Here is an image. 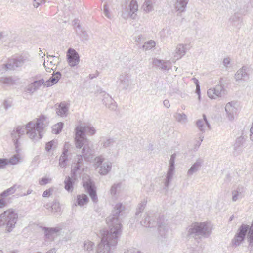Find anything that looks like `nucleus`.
I'll return each instance as SVG.
<instances>
[{"instance_id":"nucleus-59","label":"nucleus","mask_w":253,"mask_h":253,"mask_svg":"<svg viewBox=\"0 0 253 253\" xmlns=\"http://www.w3.org/2000/svg\"><path fill=\"white\" fill-rule=\"evenodd\" d=\"M230 59L229 57L225 58L224 59V60L223 61V64L225 67H227L230 64Z\"/></svg>"},{"instance_id":"nucleus-46","label":"nucleus","mask_w":253,"mask_h":253,"mask_svg":"<svg viewBox=\"0 0 253 253\" xmlns=\"http://www.w3.org/2000/svg\"><path fill=\"white\" fill-rule=\"evenodd\" d=\"M121 188V183H118L117 184H114L110 189V193L112 195L115 196L116 195L117 192L118 190H120Z\"/></svg>"},{"instance_id":"nucleus-47","label":"nucleus","mask_w":253,"mask_h":253,"mask_svg":"<svg viewBox=\"0 0 253 253\" xmlns=\"http://www.w3.org/2000/svg\"><path fill=\"white\" fill-rule=\"evenodd\" d=\"M77 33L80 36L81 40L84 42L88 40L89 35L87 34V32L85 31L81 30L80 33L77 31Z\"/></svg>"},{"instance_id":"nucleus-19","label":"nucleus","mask_w":253,"mask_h":253,"mask_svg":"<svg viewBox=\"0 0 253 253\" xmlns=\"http://www.w3.org/2000/svg\"><path fill=\"white\" fill-rule=\"evenodd\" d=\"M236 104V103L234 102H228L225 107L227 117L230 121L234 120V116L237 113V109L235 106Z\"/></svg>"},{"instance_id":"nucleus-29","label":"nucleus","mask_w":253,"mask_h":253,"mask_svg":"<svg viewBox=\"0 0 253 253\" xmlns=\"http://www.w3.org/2000/svg\"><path fill=\"white\" fill-rule=\"evenodd\" d=\"M83 250L84 253H94V243L89 240L84 241Z\"/></svg>"},{"instance_id":"nucleus-37","label":"nucleus","mask_w":253,"mask_h":253,"mask_svg":"<svg viewBox=\"0 0 253 253\" xmlns=\"http://www.w3.org/2000/svg\"><path fill=\"white\" fill-rule=\"evenodd\" d=\"M243 133H242L241 136L237 137L236 139L235 142L234 144V149L235 151L241 150V148L245 142V138L243 136Z\"/></svg>"},{"instance_id":"nucleus-57","label":"nucleus","mask_w":253,"mask_h":253,"mask_svg":"<svg viewBox=\"0 0 253 253\" xmlns=\"http://www.w3.org/2000/svg\"><path fill=\"white\" fill-rule=\"evenodd\" d=\"M50 180H51L50 179H49L46 177H43V178H42L39 180V184L41 185H46V184H47L48 183H49Z\"/></svg>"},{"instance_id":"nucleus-36","label":"nucleus","mask_w":253,"mask_h":253,"mask_svg":"<svg viewBox=\"0 0 253 253\" xmlns=\"http://www.w3.org/2000/svg\"><path fill=\"white\" fill-rule=\"evenodd\" d=\"M244 192V188L243 187H238L235 190H233L232 193V201L235 202L237 200L238 198H242L243 196V192Z\"/></svg>"},{"instance_id":"nucleus-16","label":"nucleus","mask_w":253,"mask_h":253,"mask_svg":"<svg viewBox=\"0 0 253 253\" xmlns=\"http://www.w3.org/2000/svg\"><path fill=\"white\" fill-rule=\"evenodd\" d=\"M225 90L223 87L219 84L215 86L213 88L208 90L207 94L209 98L214 99L216 97H221L222 95L225 94Z\"/></svg>"},{"instance_id":"nucleus-3","label":"nucleus","mask_w":253,"mask_h":253,"mask_svg":"<svg viewBox=\"0 0 253 253\" xmlns=\"http://www.w3.org/2000/svg\"><path fill=\"white\" fill-rule=\"evenodd\" d=\"M186 231L187 238H207L211 234L212 228L208 222H195L187 227Z\"/></svg>"},{"instance_id":"nucleus-15","label":"nucleus","mask_w":253,"mask_h":253,"mask_svg":"<svg viewBox=\"0 0 253 253\" xmlns=\"http://www.w3.org/2000/svg\"><path fill=\"white\" fill-rule=\"evenodd\" d=\"M249 68L246 65L243 66L238 69L235 74L234 78L236 82L246 81L249 78Z\"/></svg>"},{"instance_id":"nucleus-35","label":"nucleus","mask_w":253,"mask_h":253,"mask_svg":"<svg viewBox=\"0 0 253 253\" xmlns=\"http://www.w3.org/2000/svg\"><path fill=\"white\" fill-rule=\"evenodd\" d=\"M229 22L232 26L238 27L240 25V23L239 14L235 13L234 15H232L229 19Z\"/></svg>"},{"instance_id":"nucleus-7","label":"nucleus","mask_w":253,"mask_h":253,"mask_svg":"<svg viewBox=\"0 0 253 253\" xmlns=\"http://www.w3.org/2000/svg\"><path fill=\"white\" fill-rule=\"evenodd\" d=\"M30 60L29 56L25 54L16 55L11 58H9L7 63L4 64L2 68L5 71L15 70L23 65L29 64Z\"/></svg>"},{"instance_id":"nucleus-10","label":"nucleus","mask_w":253,"mask_h":253,"mask_svg":"<svg viewBox=\"0 0 253 253\" xmlns=\"http://www.w3.org/2000/svg\"><path fill=\"white\" fill-rule=\"evenodd\" d=\"M104 158L97 157L95 159V165L99 167V173L102 175H107L111 170L112 163L109 161L104 162Z\"/></svg>"},{"instance_id":"nucleus-17","label":"nucleus","mask_w":253,"mask_h":253,"mask_svg":"<svg viewBox=\"0 0 253 253\" xmlns=\"http://www.w3.org/2000/svg\"><path fill=\"white\" fill-rule=\"evenodd\" d=\"M138 4L137 2L135 0H132L130 1L129 3V12L128 14L125 13H123V16L124 18H127L130 17L132 19H136L137 17L136 12L138 11Z\"/></svg>"},{"instance_id":"nucleus-42","label":"nucleus","mask_w":253,"mask_h":253,"mask_svg":"<svg viewBox=\"0 0 253 253\" xmlns=\"http://www.w3.org/2000/svg\"><path fill=\"white\" fill-rule=\"evenodd\" d=\"M185 253H202V249L201 247L196 246L195 247H188L185 250Z\"/></svg>"},{"instance_id":"nucleus-25","label":"nucleus","mask_w":253,"mask_h":253,"mask_svg":"<svg viewBox=\"0 0 253 253\" xmlns=\"http://www.w3.org/2000/svg\"><path fill=\"white\" fill-rule=\"evenodd\" d=\"M44 83V80L43 79L35 81L27 86V90L29 92L33 93L38 90Z\"/></svg>"},{"instance_id":"nucleus-50","label":"nucleus","mask_w":253,"mask_h":253,"mask_svg":"<svg viewBox=\"0 0 253 253\" xmlns=\"http://www.w3.org/2000/svg\"><path fill=\"white\" fill-rule=\"evenodd\" d=\"M82 165L76 164V166L72 169L71 171V176L72 177H76V172L80 169Z\"/></svg>"},{"instance_id":"nucleus-14","label":"nucleus","mask_w":253,"mask_h":253,"mask_svg":"<svg viewBox=\"0 0 253 253\" xmlns=\"http://www.w3.org/2000/svg\"><path fill=\"white\" fill-rule=\"evenodd\" d=\"M67 59L69 65L71 67L77 66L80 61V57L77 52L74 49L70 48L67 52Z\"/></svg>"},{"instance_id":"nucleus-27","label":"nucleus","mask_w":253,"mask_h":253,"mask_svg":"<svg viewBox=\"0 0 253 253\" xmlns=\"http://www.w3.org/2000/svg\"><path fill=\"white\" fill-rule=\"evenodd\" d=\"M68 110L69 107L67 104L65 102H62L59 105L58 108L56 109V113L61 117H66Z\"/></svg>"},{"instance_id":"nucleus-61","label":"nucleus","mask_w":253,"mask_h":253,"mask_svg":"<svg viewBox=\"0 0 253 253\" xmlns=\"http://www.w3.org/2000/svg\"><path fill=\"white\" fill-rule=\"evenodd\" d=\"M3 105L5 109H8L11 106V104L7 100H4Z\"/></svg>"},{"instance_id":"nucleus-60","label":"nucleus","mask_w":253,"mask_h":253,"mask_svg":"<svg viewBox=\"0 0 253 253\" xmlns=\"http://www.w3.org/2000/svg\"><path fill=\"white\" fill-rule=\"evenodd\" d=\"M39 1L43 2L44 3L45 2V0H34V3L33 4L34 6L37 8L40 4V3Z\"/></svg>"},{"instance_id":"nucleus-23","label":"nucleus","mask_w":253,"mask_h":253,"mask_svg":"<svg viewBox=\"0 0 253 253\" xmlns=\"http://www.w3.org/2000/svg\"><path fill=\"white\" fill-rule=\"evenodd\" d=\"M147 203V198H144L140 203H139L136 209L134 217L137 220H139L141 216V214L143 210L145 208L146 205Z\"/></svg>"},{"instance_id":"nucleus-30","label":"nucleus","mask_w":253,"mask_h":253,"mask_svg":"<svg viewBox=\"0 0 253 253\" xmlns=\"http://www.w3.org/2000/svg\"><path fill=\"white\" fill-rule=\"evenodd\" d=\"M175 8L179 12H184L189 0H175Z\"/></svg>"},{"instance_id":"nucleus-26","label":"nucleus","mask_w":253,"mask_h":253,"mask_svg":"<svg viewBox=\"0 0 253 253\" xmlns=\"http://www.w3.org/2000/svg\"><path fill=\"white\" fill-rule=\"evenodd\" d=\"M61 77V73L59 71L54 73L52 76L46 81L45 86L46 87L51 86L56 84Z\"/></svg>"},{"instance_id":"nucleus-32","label":"nucleus","mask_w":253,"mask_h":253,"mask_svg":"<svg viewBox=\"0 0 253 253\" xmlns=\"http://www.w3.org/2000/svg\"><path fill=\"white\" fill-rule=\"evenodd\" d=\"M20 185L14 184L9 188L4 190L0 194V199L4 200V198L15 193L17 188H19Z\"/></svg>"},{"instance_id":"nucleus-1","label":"nucleus","mask_w":253,"mask_h":253,"mask_svg":"<svg viewBox=\"0 0 253 253\" xmlns=\"http://www.w3.org/2000/svg\"><path fill=\"white\" fill-rule=\"evenodd\" d=\"M125 209V206L121 203L115 205L111 214L106 218L109 230L101 231V240L98 245L97 253H111L116 246L122 233L121 217L124 215Z\"/></svg>"},{"instance_id":"nucleus-53","label":"nucleus","mask_w":253,"mask_h":253,"mask_svg":"<svg viewBox=\"0 0 253 253\" xmlns=\"http://www.w3.org/2000/svg\"><path fill=\"white\" fill-rule=\"evenodd\" d=\"M56 143V141L52 140L48 142H47L45 145V149L47 152H49L52 148L54 144Z\"/></svg>"},{"instance_id":"nucleus-56","label":"nucleus","mask_w":253,"mask_h":253,"mask_svg":"<svg viewBox=\"0 0 253 253\" xmlns=\"http://www.w3.org/2000/svg\"><path fill=\"white\" fill-rule=\"evenodd\" d=\"M117 104L114 101V100H112V102H110V104H108L107 107H108L110 110H115L117 108Z\"/></svg>"},{"instance_id":"nucleus-43","label":"nucleus","mask_w":253,"mask_h":253,"mask_svg":"<svg viewBox=\"0 0 253 253\" xmlns=\"http://www.w3.org/2000/svg\"><path fill=\"white\" fill-rule=\"evenodd\" d=\"M64 124L62 122L58 123L52 126V132L53 133L58 134L60 133L63 128Z\"/></svg>"},{"instance_id":"nucleus-58","label":"nucleus","mask_w":253,"mask_h":253,"mask_svg":"<svg viewBox=\"0 0 253 253\" xmlns=\"http://www.w3.org/2000/svg\"><path fill=\"white\" fill-rule=\"evenodd\" d=\"M53 191V189L49 188L48 189L46 190L43 193L42 196L43 197H48L52 193Z\"/></svg>"},{"instance_id":"nucleus-38","label":"nucleus","mask_w":253,"mask_h":253,"mask_svg":"<svg viewBox=\"0 0 253 253\" xmlns=\"http://www.w3.org/2000/svg\"><path fill=\"white\" fill-rule=\"evenodd\" d=\"M247 240L249 242V249L250 251L253 249V229L250 228L249 225V229L248 230Z\"/></svg>"},{"instance_id":"nucleus-48","label":"nucleus","mask_w":253,"mask_h":253,"mask_svg":"<svg viewBox=\"0 0 253 253\" xmlns=\"http://www.w3.org/2000/svg\"><path fill=\"white\" fill-rule=\"evenodd\" d=\"M113 100V99L110 96V95L109 94H108L107 93H105V94H103L102 102H103V103L104 104H105V105L106 106H107V105H108V101L112 102Z\"/></svg>"},{"instance_id":"nucleus-13","label":"nucleus","mask_w":253,"mask_h":253,"mask_svg":"<svg viewBox=\"0 0 253 253\" xmlns=\"http://www.w3.org/2000/svg\"><path fill=\"white\" fill-rule=\"evenodd\" d=\"M83 182L84 187L89 195L92 200L94 202H96L97 201V196L94 183L90 179H87L86 181L84 179Z\"/></svg>"},{"instance_id":"nucleus-8","label":"nucleus","mask_w":253,"mask_h":253,"mask_svg":"<svg viewBox=\"0 0 253 253\" xmlns=\"http://www.w3.org/2000/svg\"><path fill=\"white\" fill-rule=\"evenodd\" d=\"M89 133L91 135H94L96 132V130L93 127L90 126H77L75 128V142H77V138H80L82 140L86 139L89 144V146L92 147L91 142L86 136V132ZM81 142H84L83 141Z\"/></svg>"},{"instance_id":"nucleus-40","label":"nucleus","mask_w":253,"mask_h":253,"mask_svg":"<svg viewBox=\"0 0 253 253\" xmlns=\"http://www.w3.org/2000/svg\"><path fill=\"white\" fill-rule=\"evenodd\" d=\"M142 9L146 13L152 11L153 9L152 1L150 0H145L143 4Z\"/></svg>"},{"instance_id":"nucleus-31","label":"nucleus","mask_w":253,"mask_h":253,"mask_svg":"<svg viewBox=\"0 0 253 253\" xmlns=\"http://www.w3.org/2000/svg\"><path fill=\"white\" fill-rule=\"evenodd\" d=\"M14 83V80L12 77H0V85L2 86H8L12 85Z\"/></svg>"},{"instance_id":"nucleus-6","label":"nucleus","mask_w":253,"mask_h":253,"mask_svg":"<svg viewBox=\"0 0 253 253\" xmlns=\"http://www.w3.org/2000/svg\"><path fill=\"white\" fill-rule=\"evenodd\" d=\"M30 60L29 56L25 54L16 55L11 58H9L7 63L4 64L2 68L5 71L15 70L23 65L29 64Z\"/></svg>"},{"instance_id":"nucleus-39","label":"nucleus","mask_w":253,"mask_h":253,"mask_svg":"<svg viewBox=\"0 0 253 253\" xmlns=\"http://www.w3.org/2000/svg\"><path fill=\"white\" fill-rule=\"evenodd\" d=\"M88 202V198L85 194L78 195L77 196L76 202L78 205L83 206Z\"/></svg>"},{"instance_id":"nucleus-21","label":"nucleus","mask_w":253,"mask_h":253,"mask_svg":"<svg viewBox=\"0 0 253 253\" xmlns=\"http://www.w3.org/2000/svg\"><path fill=\"white\" fill-rule=\"evenodd\" d=\"M196 125L200 131L204 133L205 131V126H207L209 129H211V125L207 120L206 116L205 114H203V118L198 119L196 121Z\"/></svg>"},{"instance_id":"nucleus-49","label":"nucleus","mask_w":253,"mask_h":253,"mask_svg":"<svg viewBox=\"0 0 253 253\" xmlns=\"http://www.w3.org/2000/svg\"><path fill=\"white\" fill-rule=\"evenodd\" d=\"M82 165L76 164V166L72 169L71 171V176L72 177H76V172L80 169Z\"/></svg>"},{"instance_id":"nucleus-44","label":"nucleus","mask_w":253,"mask_h":253,"mask_svg":"<svg viewBox=\"0 0 253 253\" xmlns=\"http://www.w3.org/2000/svg\"><path fill=\"white\" fill-rule=\"evenodd\" d=\"M156 45L155 42L153 40H150L144 43L142 48L145 50H150L154 47Z\"/></svg>"},{"instance_id":"nucleus-22","label":"nucleus","mask_w":253,"mask_h":253,"mask_svg":"<svg viewBox=\"0 0 253 253\" xmlns=\"http://www.w3.org/2000/svg\"><path fill=\"white\" fill-rule=\"evenodd\" d=\"M158 238L163 241L167 237L168 228L165 224L160 223H158Z\"/></svg>"},{"instance_id":"nucleus-11","label":"nucleus","mask_w":253,"mask_h":253,"mask_svg":"<svg viewBox=\"0 0 253 253\" xmlns=\"http://www.w3.org/2000/svg\"><path fill=\"white\" fill-rule=\"evenodd\" d=\"M40 228L44 232V240L47 241H54L55 237L59 235L61 228L59 227H47L41 226Z\"/></svg>"},{"instance_id":"nucleus-64","label":"nucleus","mask_w":253,"mask_h":253,"mask_svg":"<svg viewBox=\"0 0 253 253\" xmlns=\"http://www.w3.org/2000/svg\"><path fill=\"white\" fill-rule=\"evenodd\" d=\"M6 201L3 199H0V208L4 207L6 205Z\"/></svg>"},{"instance_id":"nucleus-63","label":"nucleus","mask_w":253,"mask_h":253,"mask_svg":"<svg viewBox=\"0 0 253 253\" xmlns=\"http://www.w3.org/2000/svg\"><path fill=\"white\" fill-rule=\"evenodd\" d=\"M99 75V72L96 71L95 74H91L89 75V77L90 79L92 80Z\"/></svg>"},{"instance_id":"nucleus-55","label":"nucleus","mask_w":253,"mask_h":253,"mask_svg":"<svg viewBox=\"0 0 253 253\" xmlns=\"http://www.w3.org/2000/svg\"><path fill=\"white\" fill-rule=\"evenodd\" d=\"M8 164V159L6 158H0V169L3 168Z\"/></svg>"},{"instance_id":"nucleus-41","label":"nucleus","mask_w":253,"mask_h":253,"mask_svg":"<svg viewBox=\"0 0 253 253\" xmlns=\"http://www.w3.org/2000/svg\"><path fill=\"white\" fill-rule=\"evenodd\" d=\"M174 117L177 121L181 123H185L187 122V116L184 113H176Z\"/></svg>"},{"instance_id":"nucleus-33","label":"nucleus","mask_w":253,"mask_h":253,"mask_svg":"<svg viewBox=\"0 0 253 253\" xmlns=\"http://www.w3.org/2000/svg\"><path fill=\"white\" fill-rule=\"evenodd\" d=\"M120 83L123 89H126L129 85L130 77L127 74L121 75L120 76Z\"/></svg>"},{"instance_id":"nucleus-24","label":"nucleus","mask_w":253,"mask_h":253,"mask_svg":"<svg viewBox=\"0 0 253 253\" xmlns=\"http://www.w3.org/2000/svg\"><path fill=\"white\" fill-rule=\"evenodd\" d=\"M204 161L202 159H198L197 160L195 163H194L192 166L190 167L188 171H187V175L191 176L193 173L198 171L200 169L202 165L203 164Z\"/></svg>"},{"instance_id":"nucleus-51","label":"nucleus","mask_w":253,"mask_h":253,"mask_svg":"<svg viewBox=\"0 0 253 253\" xmlns=\"http://www.w3.org/2000/svg\"><path fill=\"white\" fill-rule=\"evenodd\" d=\"M115 143V140L113 139L109 138L107 139L103 142V146L104 148H107L111 146Z\"/></svg>"},{"instance_id":"nucleus-18","label":"nucleus","mask_w":253,"mask_h":253,"mask_svg":"<svg viewBox=\"0 0 253 253\" xmlns=\"http://www.w3.org/2000/svg\"><path fill=\"white\" fill-rule=\"evenodd\" d=\"M159 221L156 217L150 216L148 214L145 215V218L141 221V224L146 227L152 228L157 225Z\"/></svg>"},{"instance_id":"nucleus-20","label":"nucleus","mask_w":253,"mask_h":253,"mask_svg":"<svg viewBox=\"0 0 253 253\" xmlns=\"http://www.w3.org/2000/svg\"><path fill=\"white\" fill-rule=\"evenodd\" d=\"M70 144L68 142H65L64 145V149L62 155L59 160V165L61 168H65L67 166L68 161V152Z\"/></svg>"},{"instance_id":"nucleus-62","label":"nucleus","mask_w":253,"mask_h":253,"mask_svg":"<svg viewBox=\"0 0 253 253\" xmlns=\"http://www.w3.org/2000/svg\"><path fill=\"white\" fill-rule=\"evenodd\" d=\"M163 104L167 108H169L170 107V103L169 102V101L167 99H165L163 101Z\"/></svg>"},{"instance_id":"nucleus-12","label":"nucleus","mask_w":253,"mask_h":253,"mask_svg":"<svg viewBox=\"0 0 253 253\" xmlns=\"http://www.w3.org/2000/svg\"><path fill=\"white\" fill-rule=\"evenodd\" d=\"M176 157L175 153L172 154L169 161L168 170L165 181V189H167L172 179L175 170V160Z\"/></svg>"},{"instance_id":"nucleus-54","label":"nucleus","mask_w":253,"mask_h":253,"mask_svg":"<svg viewBox=\"0 0 253 253\" xmlns=\"http://www.w3.org/2000/svg\"><path fill=\"white\" fill-rule=\"evenodd\" d=\"M103 8H104L103 11H104L105 16H106L107 18L110 19L111 18V15L109 12V8L108 7L107 3L105 4L104 5Z\"/></svg>"},{"instance_id":"nucleus-4","label":"nucleus","mask_w":253,"mask_h":253,"mask_svg":"<svg viewBox=\"0 0 253 253\" xmlns=\"http://www.w3.org/2000/svg\"><path fill=\"white\" fill-rule=\"evenodd\" d=\"M83 140L80 138H77V142H75L76 147L77 149H81L82 154L77 155V163L82 165L83 159L84 158L86 161H90L93 158L94 150L90 146H89L88 142L86 139L83 140L84 142H81Z\"/></svg>"},{"instance_id":"nucleus-52","label":"nucleus","mask_w":253,"mask_h":253,"mask_svg":"<svg viewBox=\"0 0 253 253\" xmlns=\"http://www.w3.org/2000/svg\"><path fill=\"white\" fill-rule=\"evenodd\" d=\"M164 63H165V62L163 60L157 59H154L152 62V64L154 66L159 67L160 69L161 66H162Z\"/></svg>"},{"instance_id":"nucleus-9","label":"nucleus","mask_w":253,"mask_h":253,"mask_svg":"<svg viewBox=\"0 0 253 253\" xmlns=\"http://www.w3.org/2000/svg\"><path fill=\"white\" fill-rule=\"evenodd\" d=\"M248 229L249 225H248L242 224L240 226L234 238L232 240L231 243L233 246H239L245 240Z\"/></svg>"},{"instance_id":"nucleus-2","label":"nucleus","mask_w":253,"mask_h":253,"mask_svg":"<svg viewBox=\"0 0 253 253\" xmlns=\"http://www.w3.org/2000/svg\"><path fill=\"white\" fill-rule=\"evenodd\" d=\"M47 118L44 115H41L35 123L33 121L30 122L25 126H18L13 129L11 133V136L17 154L14 155L9 160L8 159V164L15 165L20 162V157L19 153L20 151L19 148L20 143L19 140L25 134L26 131L27 134L31 139L33 141H38L42 138V133L44 128L47 126Z\"/></svg>"},{"instance_id":"nucleus-5","label":"nucleus","mask_w":253,"mask_h":253,"mask_svg":"<svg viewBox=\"0 0 253 253\" xmlns=\"http://www.w3.org/2000/svg\"><path fill=\"white\" fill-rule=\"evenodd\" d=\"M18 214L13 209H9L0 215V226H5L6 231L10 232L15 227Z\"/></svg>"},{"instance_id":"nucleus-34","label":"nucleus","mask_w":253,"mask_h":253,"mask_svg":"<svg viewBox=\"0 0 253 253\" xmlns=\"http://www.w3.org/2000/svg\"><path fill=\"white\" fill-rule=\"evenodd\" d=\"M186 53V50L185 46L183 44H180L177 45L175 53V57H177V59L181 58Z\"/></svg>"},{"instance_id":"nucleus-45","label":"nucleus","mask_w":253,"mask_h":253,"mask_svg":"<svg viewBox=\"0 0 253 253\" xmlns=\"http://www.w3.org/2000/svg\"><path fill=\"white\" fill-rule=\"evenodd\" d=\"M50 207L52 212H57L60 211L61 208L60 206V204L59 201H58L57 200H55L53 201V204Z\"/></svg>"},{"instance_id":"nucleus-28","label":"nucleus","mask_w":253,"mask_h":253,"mask_svg":"<svg viewBox=\"0 0 253 253\" xmlns=\"http://www.w3.org/2000/svg\"><path fill=\"white\" fill-rule=\"evenodd\" d=\"M76 177H72L67 176L64 181L65 189L68 192H72L73 190V187Z\"/></svg>"}]
</instances>
